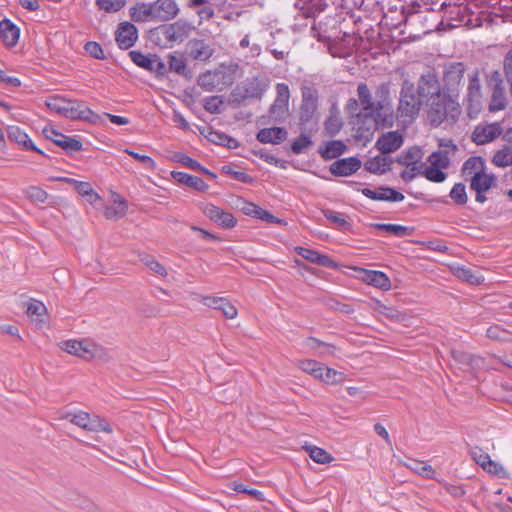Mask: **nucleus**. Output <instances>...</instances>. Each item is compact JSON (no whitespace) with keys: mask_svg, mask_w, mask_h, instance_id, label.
I'll use <instances>...</instances> for the list:
<instances>
[{"mask_svg":"<svg viewBox=\"0 0 512 512\" xmlns=\"http://www.w3.org/2000/svg\"><path fill=\"white\" fill-rule=\"evenodd\" d=\"M287 135L284 127L263 128L257 133L256 139L264 144H280L286 140Z\"/></svg>","mask_w":512,"mask_h":512,"instance_id":"5701e85b","label":"nucleus"},{"mask_svg":"<svg viewBox=\"0 0 512 512\" xmlns=\"http://www.w3.org/2000/svg\"><path fill=\"white\" fill-rule=\"evenodd\" d=\"M465 66L462 62H453L445 66L443 91L458 96V89L464 78Z\"/></svg>","mask_w":512,"mask_h":512,"instance_id":"0eeeda50","label":"nucleus"},{"mask_svg":"<svg viewBox=\"0 0 512 512\" xmlns=\"http://www.w3.org/2000/svg\"><path fill=\"white\" fill-rule=\"evenodd\" d=\"M371 227L377 230L385 231L396 237H405L411 234L412 228L399 224L373 223Z\"/></svg>","mask_w":512,"mask_h":512,"instance_id":"c9c22d12","label":"nucleus"},{"mask_svg":"<svg viewBox=\"0 0 512 512\" xmlns=\"http://www.w3.org/2000/svg\"><path fill=\"white\" fill-rule=\"evenodd\" d=\"M322 213L327 220L335 224V226L339 229H346L350 226V224L344 218L342 213L336 212L331 209H324Z\"/></svg>","mask_w":512,"mask_h":512,"instance_id":"5fc2aeb1","label":"nucleus"},{"mask_svg":"<svg viewBox=\"0 0 512 512\" xmlns=\"http://www.w3.org/2000/svg\"><path fill=\"white\" fill-rule=\"evenodd\" d=\"M488 83L492 89L489 110L493 112L503 110L507 102L501 73L493 71L489 76Z\"/></svg>","mask_w":512,"mask_h":512,"instance_id":"6e6552de","label":"nucleus"},{"mask_svg":"<svg viewBox=\"0 0 512 512\" xmlns=\"http://www.w3.org/2000/svg\"><path fill=\"white\" fill-rule=\"evenodd\" d=\"M295 252L304 259L310 261L311 263L327 268L337 267V263L334 260H332L329 256L320 254L315 250L297 246L295 247Z\"/></svg>","mask_w":512,"mask_h":512,"instance_id":"aec40b11","label":"nucleus"},{"mask_svg":"<svg viewBox=\"0 0 512 512\" xmlns=\"http://www.w3.org/2000/svg\"><path fill=\"white\" fill-rule=\"evenodd\" d=\"M129 57L131 61L138 67L150 72L153 70L154 54L145 55L141 51L132 50L129 52Z\"/></svg>","mask_w":512,"mask_h":512,"instance_id":"ea45409f","label":"nucleus"},{"mask_svg":"<svg viewBox=\"0 0 512 512\" xmlns=\"http://www.w3.org/2000/svg\"><path fill=\"white\" fill-rule=\"evenodd\" d=\"M126 0H96L100 9L106 12H117L125 6Z\"/></svg>","mask_w":512,"mask_h":512,"instance_id":"69168bd1","label":"nucleus"},{"mask_svg":"<svg viewBox=\"0 0 512 512\" xmlns=\"http://www.w3.org/2000/svg\"><path fill=\"white\" fill-rule=\"evenodd\" d=\"M43 133L47 139L51 140L55 145L59 146L67 153L82 150L83 144L76 137L65 135L54 128L47 127L43 129Z\"/></svg>","mask_w":512,"mask_h":512,"instance_id":"9b49d317","label":"nucleus"},{"mask_svg":"<svg viewBox=\"0 0 512 512\" xmlns=\"http://www.w3.org/2000/svg\"><path fill=\"white\" fill-rule=\"evenodd\" d=\"M268 88L267 83L258 77L247 78L231 91L228 103L238 107L247 100H260Z\"/></svg>","mask_w":512,"mask_h":512,"instance_id":"7ed1b4c3","label":"nucleus"},{"mask_svg":"<svg viewBox=\"0 0 512 512\" xmlns=\"http://www.w3.org/2000/svg\"><path fill=\"white\" fill-rule=\"evenodd\" d=\"M7 137L10 142L18 144L22 149L27 151H34L38 154L48 157L44 151L39 149L33 141L29 138L28 134L20 127L12 125L7 127Z\"/></svg>","mask_w":512,"mask_h":512,"instance_id":"2eb2a0df","label":"nucleus"},{"mask_svg":"<svg viewBox=\"0 0 512 512\" xmlns=\"http://www.w3.org/2000/svg\"><path fill=\"white\" fill-rule=\"evenodd\" d=\"M203 213L211 220L218 222L224 227V210L215 206L214 204L207 203L203 207Z\"/></svg>","mask_w":512,"mask_h":512,"instance_id":"13d9d810","label":"nucleus"},{"mask_svg":"<svg viewBox=\"0 0 512 512\" xmlns=\"http://www.w3.org/2000/svg\"><path fill=\"white\" fill-rule=\"evenodd\" d=\"M313 142L310 136L301 134L297 139L291 143V150L295 155L302 154L306 149L311 147Z\"/></svg>","mask_w":512,"mask_h":512,"instance_id":"052dcab7","label":"nucleus"},{"mask_svg":"<svg viewBox=\"0 0 512 512\" xmlns=\"http://www.w3.org/2000/svg\"><path fill=\"white\" fill-rule=\"evenodd\" d=\"M376 311L385 316L387 319L394 322L402 323L408 319L406 313L401 312L394 307L386 306L381 302H377Z\"/></svg>","mask_w":512,"mask_h":512,"instance_id":"4c0bfd02","label":"nucleus"},{"mask_svg":"<svg viewBox=\"0 0 512 512\" xmlns=\"http://www.w3.org/2000/svg\"><path fill=\"white\" fill-rule=\"evenodd\" d=\"M486 336L494 341L512 343V332L497 324L492 325L487 329Z\"/></svg>","mask_w":512,"mask_h":512,"instance_id":"a19ab883","label":"nucleus"},{"mask_svg":"<svg viewBox=\"0 0 512 512\" xmlns=\"http://www.w3.org/2000/svg\"><path fill=\"white\" fill-rule=\"evenodd\" d=\"M416 94L419 98L425 99L426 101L439 95L443 92V88L440 86V82L436 74L429 70L423 73L417 81Z\"/></svg>","mask_w":512,"mask_h":512,"instance_id":"39448f33","label":"nucleus"},{"mask_svg":"<svg viewBox=\"0 0 512 512\" xmlns=\"http://www.w3.org/2000/svg\"><path fill=\"white\" fill-rule=\"evenodd\" d=\"M289 99V86L286 83H278L276 85V97L268 111V117L271 121L281 123L286 120L289 111Z\"/></svg>","mask_w":512,"mask_h":512,"instance_id":"20e7f679","label":"nucleus"},{"mask_svg":"<svg viewBox=\"0 0 512 512\" xmlns=\"http://www.w3.org/2000/svg\"><path fill=\"white\" fill-rule=\"evenodd\" d=\"M168 59V69L170 72H175L176 74L184 77L187 80L192 79L193 74L191 70L187 67L185 59L182 56L169 54Z\"/></svg>","mask_w":512,"mask_h":512,"instance_id":"c85d7f7f","label":"nucleus"},{"mask_svg":"<svg viewBox=\"0 0 512 512\" xmlns=\"http://www.w3.org/2000/svg\"><path fill=\"white\" fill-rule=\"evenodd\" d=\"M495 181L493 174L476 173L470 178V188L474 191H488Z\"/></svg>","mask_w":512,"mask_h":512,"instance_id":"2f4dec72","label":"nucleus"},{"mask_svg":"<svg viewBox=\"0 0 512 512\" xmlns=\"http://www.w3.org/2000/svg\"><path fill=\"white\" fill-rule=\"evenodd\" d=\"M61 348L67 353L78 357H92L91 351L84 345L82 341L67 340L61 343Z\"/></svg>","mask_w":512,"mask_h":512,"instance_id":"72a5a7b5","label":"nucleus"},{"mask_svg":"<svg viewBox=\"0 0 512 512\" xmlns=\"http://www.w3.org/2000/svg\"><path fill=\"white\" fill-rule=\"evenodd\" d=\"M305 344L308 348L317 350L318 348H323L322 350L318 351V354L320 356L325 355H333L335 346L329 343H325L317 338L309 337L306 339Z\"/></svg>","mask_w":512,"mask_h":512,"instance_id":"8fccbe9b","label":"nucleus"},{"mask_svg":"<svg viewBox=\"0 0 512 512\" xmlns=\"http://www.w3.org/2000/svg\"><path fill=\"white\" fill-rule=\"evenodd\" d=\"M361 193L376 201L400 202L404 199V195L396 189L388 186H379L376 190L363 188Z\"/></svg>","mask_w":512,"mask_h":512,"instance_id":"dca6fc26","label":"nucleus"},{"mask_svg":"<svg viewBox=\"0 0 512 512\" xmlns=\"http://www.w3.org/2000/svg\"><path fill=\"white\" fill-rule=\"evenodd\" d=\"M115 39L120 49L131 48L138 39V30L131 22H121L115 32Z\"/></svg>","mask_w":512,"mask_h":512,"instance_id":"4468645a","label":"nucleus"},{"mask_svg":"<svg viewBox=\"0 0 512 512\" xmlns=\"http://www.w3.org/2000/svg\"><path fill=\"white\" fill-rule=\"evenodd\" d=\"M306 450L309 453L310 458L319 464H328L334 460L333 456L323 448L317 446H308Z\"/></svg>","mask_w":512,"mask_h":512,"instance_id":"de8ad7c7","label":"nucleus"},{"mask_svg":"<svg viewBox=\"0 0 512 512\" xmlns=\"http://www.w3.org/2000/svg\"><path fill=\"white\" fill-rule=\"evenodd\" d=\"M426 102L429 107L427 117L434 127L440 126L447 119L456 121L461 113L456 94L443 91Z\"/></svg>","mask_w":512,"mask_h":512,"instance_id":"f257e3e1","label":"nucleus"},{"mask_svg":"<svg viewBox=\"0 0 512 512\" xmlns=\"http://www.w3.org/2000/svg\"><path fill=\"white\" fill-rule=\"evenodd\" d=\"M391 163L392 161L388 157L376 156L368 159L364 164V168L373 174H383L390 170Z\"/></svg>","mask_w":512,"mask_h":512,"instance_id":"7c9ffc66","label":"nucleus"},{"mask_svg":"<svg viewBox=\"0 0 512 512\" xmlns=\"http://www.w3.org/2000/svg\"><path fill=\"white\" fill-rule=\"evenodd\" d=\"M168 24H162L148 31V39L160 47H167L168 44L173 43L170 39V31Z\"/></svg>","mask_w":512,"mask_h":512,"instance_id":"bb28decb","label":"nucleus"},{"mask_svg":"<svg viewBox=\"0 0 512 512\" xmlns=\"http://www.w3.org/2000/svg\"><path fill=\"white\" fill-rule=\"evenodd\" d=\"M131 20L137 23L155 22L154 11L151 2H138L129 10Z\"/></svg>","mask_w":512,"mask_h":512,"instance_id":"b1692460","label":"nucleus"},{"mask_svg":"<svg viewBox=\"0 0 512 512\" xmlns=\"http://www.w3.org/2000/svg\"><path fill=\"white\" fill-rule=\"evenodd\" d=\"M449 196L457 205H465L468 201V197L466 194V188L463 183H456L451 191Z\"/></svg>","mask_w":512,"mask_h":512,"instance_id":"680f3d73","label":"nucleus"},{"mask_svg":"<svg viewBox=\"0 0 512 512\" xmlns=\"http://www.w3.org/2000/svg\"><path fill=\"white\" fill-rule=\"evenodd\" d=\"M362 163L357 157H348L336 160L330 165V172L335 176H350L357 172Z\"/></svg>","mask_w":512,"mask_h":512,"instance_id":"f3484780","label":"nucleus"},{"mask_svg":"<svg viewBox=\"0 0 512 512\" xmlns=\"http://www.w3.org/2000/svg\"><path fill=\"white\" fill-rule=\"evenodd\" d=\"M442 168L440 167H435V166H430L428 167L424 172H423V175L425 176V178L431 182H435V183H441L443 182L447 175L445 172H443L441 170Z\"/></svg>","mask_w":512,"mask_h":512,"instance_id":"0e129e2a","label":"nucleus"},{"mask_svg":"<svg viewBox=\"0 0 512 512\" xmlns=\"http://www.w3.org/2000/svg\"><path fill=\"white\" fill-rule=\"evenodd\" d=\"M494 165L498 167H507L512 165V150L508 147L497 151L492 159Z\"/></svg>","mask_w":512,"mask_h":512,"instance_id":"6e6d98bb","label":"nucleus"},{"mask_svg":"<svg viewBox=\"0 0 512 512\" xmlns=\"http://www.w3.org/2000/svg\"><path fill=\"white\" fill-rule=\"evenodd\" d=\"M358 102L363 108V111H371L374 107L375 101L372 99V94L366 83H359L357 86Z\"/></svg>","mask_w":512,"mask_h":512,"instance_id":"a18cd8bd","label":"nucleus"},{"mask_svg":"<svg viewBox=\"0 0 512 512\" xmlns=\"http://www.w3.org/2000/svg\"><path fill=\"white\" fill-rule=\"evenodd\" d=\"M84 49L91 57L95 59H106V55L103 51V48L98 42L89 41L85 44Z\"/></svg>","mask_w":512,"mask_h":512,"instance_id":"774afa93","label":"nucleus"},{"mask_svg":"<svg viewBox=\"0 0 512 512\" xmlns=\"http://www.w3.org/2000/svg\"><path fill=\"white\" fill-rule=\"evenodd\" d=\"M187 53L194 60L206 61L212 56L213 49L202 39H192L187 44Z\"/></svg>","mask_w":512,"mask_h":512,"instance_id":"4be33fe9","label":"nucleus"},{"mask_svg":"<svg viewBox=\"0 0 512 512\" xmlns=\"http://www.w3.org/2000/svg\"><path fill=\"white\" fill-rule=\"evenodd\" d=\"M172 177L179 183L186 185L196 191H204L207 189V184L198 176H193L185 172L173 171Z\"/></svg>","mask_w":512,"mask_h":512,"instance_id":"a878e982","label":"nucleus"},{"mask_svg":"<svg viewBox=\"0 0 512 512\" xmlns=\"http://www.w3.org/2000/svg\"><path fill=\"white\" fill-rule=\"evenodd\" d=\"M422 157L421 150L419 148H410L407 151L402 152L397 157V162L406 167L417 165Z\"/></svg>","mask_w":512,"mask_h":512,"instance_id":"49530a36","label":"nucleus"},{"mask_svg":"<svg viewBox=\"0 0 512 512\" xmlns=\"http://www.w3.org/2000/svg\"><path fill=\"white\" fill-rule=\"evenodd\" d=\"M408 467L417 474L427 478H433L435 474L433 467L423 461L412 460Z\"/></svg>","mask_w":512,"mask_h":512,"instance_id":"bf43d9fd","label":"nucleus"},{"mask_svg":"<svg viewBox=\"0 0 512 512\" xmlns=\"http://www.w3.org/2000/svg\"><path fill=\"white\" fill-rule=\"evenodd\" d=\"M347 147L341 140L328 141L324 148H319V154L325 160L339 157L346 151Z\"/></svg>","mask_w":512,"mask_h":512,"instance_id":"c756f323","label":"nucleus"},{"mask_svg":"<svg viewBox=\"0 0 512 512\" xmlns=\"http://www.w3.org/2000/svg\"><path fill=\"white\" fill-rule=\"evenodd\" d=\"M26 313L30 317L36 316V320L42 322L43 319L40 317L46 313V307L42 302L34 300L28 304Z\"/></svg>","mask_w":512,"mask_h":512,"instance_id":"338daca9","label":"nucleus"},{"mask_svg":"<svg viewBox=\"0 0 512 512\" xmlns=\"http://www.w3.org/2000/svg\"><path fill=\"white\" fill-rule=\"evenodd\" d=\"M342 127L343 121L336 114H331L324 122V129L331 137L337 135L341 131Z\"/></svg>","mask_w":512,"mask_h":512,"instance_id":"603ef678","label":"nucleus"},{"mask_svg":"<svg viewBox=\"0 0 512 512\" xmlns=\"http://www.w3.org/2000/svg\"><path fill=\"white\" fill-rule=\"evenodd\" d=\"M219 72L208 71L198 78V85L207 91H212L219 84Z\"/></svg>","mask_w":512,"mask_h":512,"instance_id":"3c124183","label":"nucleus"},{"mask_svg":"<svg viewBox=\"0 0 512 512\" xmlns=\"http://www.w3.org/2000/svg\"><path fill=\"white\" fill-rule=\"evenodd\" d=\"M69 105L65 111L64 117L71 120H82L96 124L100 116L92 111L84 101L68 99Z\"/></svg>","mask_w":512,"mask_h":512,"instance_id":"1a4fd4ad","label":"nucleus"},{"mask_svg":"<svg viewBox=\"0 0 512 512\" xmlns=\"http://www.w3.org/2000/svg\"><path fill=\"white\" fill-rule=\"evenodd\" d=\"M58 180L73 185L77 193L85 197L91 204L96 203L100 199L99 195L93 190L89 182L78 181L67 177H61Z\"/></svg>","mask_w":512,"mask_h":512,"instance_id":"393cba45","label":"nucleus"},{"mask_svg":"<svg viewBox=\"0 0 512 512\" xmlns=\"http://www.w3.org/2000/svg\"><path fill=\"white\" fill-rule=\"evenodd\" d=\"M155 22H167L173 20L179 14V6L175 0H155L151 2Z\"/></svg>","mask_w":512,"mask_h":512,"instance_id":"ddd939ff","label":"nucleus"},{"mask_svg":"<svg viewBox=\"0 0 512 512\" xmlns=\"http://www.w3.org/2000/svg\"><path fill=\"white\" fill-rule=\"evenodd\" d=\"M371 112L375 115L381 127H392L395 119H397L392 102H375Z\"/></svg>","mask_w":512,"mask_h":512,"instance_id":"a211bd4d","label":"nucleus"},{"mask_svg":"<svg viewBox=\"0 0 512 512\" xmlns=\"http://www.w3.org/2000/svg\"><path fill=\"white\" fill-rule=\"evenodd\" d=\"M357 139L368 140L375 130L381 127L375 115L371 111H362L356 114L353 121Z\"/></svg>","mask_w":512,"mask_h":512,"instance_id":"423d86ee","label":"nucleus"},{"mask_svg":"<svg viewBox=\"0 0 512 512\" xmlns=\"http://www.w3.org/2000/svg\"><path fill=\"white\" fill-rule=\"evenodd\" d=\"M502 133L503 129L499 122L479 124L472 132L471 139L477 145H485L497 139Z\"/></svg>","mask_w":512,"mask_h":512,"instance_id":"f8f14e48","label":"nucleus"},{"mask_svg":"<svg viewBox=\"0 0 512 512\" xmlns=\"http://www.w3.org/2000/svg\"><path fill=\"white\" fill-rule=\"evenodd\" d=\"M170 31V39L172 42H182L187 38L193 29L192 25L186 21L178 20L174 23L168 24Z\"/></svg>","mask_w":512,"mask_h":512,"instance_id":"cd10ccee","label":"nucleus"},{"mask_svg":"<svg viewBox=\"0 0 512 512\" xmlns=\"http://www.w3.org/2000/svg\"><path fill=\"white\" fill-rule=\"evenodd\" d=\"M449 151L448 150H438L434 151L429 156V162L432 166L440 167V168H447L449 166L450 160L448 157Z\"/></svg>","mask_w":512,"mask_h":512,"instance_id":"4d7b16f0","label":"nucleus"},{"mask_svg":"<svg viewBox=\"0 0 512 512\" xmlns=\"http://www.w3.org/2000/svg\"><path fill=\"white\" fill-rule=\"evenodd\" d=\"M175 159L178 163H180L192 170H200V171L208 174L212 178L216 177V175L214 173H212L209 170H207L206 168L202 167L201 164L197 160L191 158L190 156H188L184 153H177L175 155Z\"/></svg>","mask_w":512,"mask_h":512,"instance_id":"09e8293b","label":"nucleus"},{"mask_svg":"<svg viewBox=\"0 0 512 512\" xmlns=\"http://www.w3.org/2000/svg\"><path fill=\"white\" fill-rule=\"evenodd\" d=\"M402 144V135L397 131H391L379 137L375 146L382 154H389L398 150Z\"/></svg>","mask_w":512,"mask_h":512,"instance_id":"6ab92c4d","label":"nucleus"},{"mask_svg":"<svg viewBox=\"0 0 512 512\" xmlns=\"http://www.w3.org/2000/svg\"><path fill=\"white\" fill-rule=\"evenodd\" d=\"M63 418L87 431L97 429L95 426H92L93 418H91L90 414L87 412L66 413Z\"/></svg>","mask_w":512,"mask_h":512,"instance_id":"f704fd0d","label":"nucleus"},{"mask_svg":"<svg viewBox=\"0 0 512 512\" xmlns=\"http://www.w3.org/2000/svg\"><path fill=\"white\" fill-rule=\"evenodd\" d=\"M485 170V161L480 156H472L469 157L462 166V175L464 177H472L476 173L484 172Z\"/></svg>","mask_w":512,"mask_h":512,"instance_id":"473e14b6","label":"nucleus"},{"mask_svg":"<svg viewBox=\"0 0 512 512\" xmlns=\"http://www.w3.org/2000/svg\"><path fill=\"white\" fill-rule=\"evenodd\" d=\"M318 108V92L316 89L304 87L299 111V120L302 125L310 122Z\"/></svg>","mask_w":512,"mask_h":512,"instance_id":"9d476101","label":"nucleus"},{"mask_svg":"<svg viewBox=\"0 0 512 512\" xmlns=\"http://www.w3.org/2000/svg\"><path fill=\"white\" fill-rule=\"evenodd\" d=\"M365 280L368 284L383 290H388L391 287L390 279L382 271H367Z\"/></svg>","mask_w":512,"mask_h":512,"instance_id":"e433bc0d","label":"nucleus"},{"mask_svg":"<svg viewBox=\"0 0 512 512\" xmlns=\"http://www.w3.org/2000/svg\"><path fill=\"white\" fill-rule=\"evenodd\" d=\"M0 36L7 47H14L18 43L20 29L10 19L4 18L0 21Z\"/></svg>","mask_w":512,"mask_h":512,"instance_id":"412c9836","label":"nucleus"},{"mask_svg":"<svg viewBox=\"0 0 512 512\" xmlns=\"http://www.w3.org/2000/svg\"><path fill=\"white\" fill-rule=\"evenodd\" d=\"M456 275L458 278L470 283V284H480L481 277L477 275L472 269L468 267H459L456 270Z\"/></svg>","mask_w":512,"mask_h":512,"instance_id":"e2e57ef3","label":"nucleus"},{"mask_svg":"<svg viewBox=\"0 0 512 512\" xmlns=\"http://www.w3.org/2000/svg\"><path fill=\"white\" fill-rule=\"evenodd\" d=\"M141 262L148 267L153 273L165 277L167 275L166 268L159 263L153 256L144 255L140 258Z\"/></svg>","mask_w":512,"mask_h":512,"instance_id":"864d4df0","label":"nucleus"},{"mask_svg":"<svg viewBox=\"0 0 512 512\" xmlns=\"http://www.w3.org/2000/svg\"><path fill=\"white\" fill-rule=\"evenodd\" d=\"M47 108L64 117L69 101L61 95H52L45 101Z\"/></svg>","mask_w":512,"mask_h":512,"instance_id":"37998d69","label":"nucleus"},{"mask_svg":"<svg viewBox=\"0 0 512 512\" xmlns=\"http://www.w3.org/2000/svg\"><path fill=\"white\" fill-rule=\"evenodd\" d=\"M128 205L125 199L114 200L113 206L105 208L104 215L107 219L122 218L126 215Z\"/></svg>","mask_w":512,"mask_h":512,"instance_id":"79ce46f5","label":"nucleus"},{"mask_svg":"<svg viewBox=\"0 0 512 512\" xmlns=\"http://www.w3.org/2000/svg\"><path fill=\"white\" fill-rule=\"evenodd\" d=\"M468 93H467V99L468 101L472 103H479V100L481 98V85L480 80L477 72H474L473 74L469 75V84H468Z\"/></svg>","mask_w":512,"mask_h":512,"instance_id":"58836bf2","label":"nucleus"},{"mask_svg":"<svg viewBox=\"0 0 512 512\" xmlns=\"http://www.w3.org/2000/svg\"><path fill=\"white\" fill-rule=\"evenodd\" d=\"M299 368L314 378L319 379L322 377L325 365L316 360L306 359L299 362Z\"/></svg>","mask_w":512,"mask_h":512,"instance_id":"c03bdc74","label":"nucleus"},{"mask_svg":"<svg viewBox=\"0 0 512 512\" xmlns=\"http://www.w3.org/2000/svg\"><path fill=\"white\" fill-rule=\"evenodd\" d=\"M422 100L415 92L412 82L404 81L400 91L396 118L403 123L412 122L419 114Z\"/></svg>","mask_w":512,"mask_h":512,"instance_id":"f03ea898","label":"nucleus"}]
</instances>
